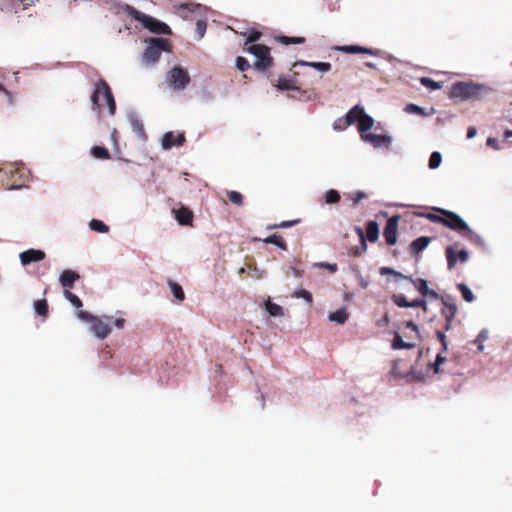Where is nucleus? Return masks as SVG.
Wrapping results in <instances>:
<instances>
[{
    "mask_svg": "<svg viewBox=\"0 0 512 512\" xmlns=\"http://www.w3.org/2000/svg\"><path fill=\"white\" fill-rule=\"evenodd\" d=\"M392 300L398 307H410V302L407 301L406 297L402 294L394 295Z\"/></svg>",
    "mask_w": 512,
    "mask_h": 512,
    "instance_id": "obj_43",
    "label": "nucleus"
},
{
    "mask_svg": "<svg viewBox=\"0 0 512 512\" xmlns=\"http://www.w3.org/2000/svg\"><path fill=\"white\" fill-rule=\"evenodd\" d=\"M263 242L276 245L277 247H279L282 250L287 249V245H286L285 241L283 240V238L276 234L270 235L267 238L263 239Z\"/></svg>",
    "mask_w": 512,
    "mask_h": 512,
    "instance_id": "obj_27",
    "label": "nucleus"
},
{
    "mask_svg": "<svg viewBox=\"0 0 512 512\" xmlns=\"http://www.w3.org/2000/svg\"><path fill=\"white\" fill-rule=\"evenodd\" d=\"M364 112L365 110L361 105H355L351 110H349L344 117L348 126L354 124L355 122L359 123L360 118Z\"/></svg>",
    "mask_w": 512,
    "mask_h": 512,
    "instance_id": "obj_17",
    "label": "nucleus"
},
{
    "mask_svg": "<svg viewBox=\"0 0 512 512\" xmlns=\"http://www.w3.org/2000/svg\"><path fill=\"white\" fill-rule=\"evenodd\" d=\"M410 307H421L425 305V301L423 299H415L409 303Z\"/></svg>",
    "mask_w": 512,
    "mask_h": 512,
    "instance_id": "obj_57",
    "label": "nucleus"
},
{
    "mask_svg": "<svg viewBox=\"0 0 512 512\" xmlns=\"http://www.w3.org/2000/svg\"><path fill=\"white\" fill-rule=\"evenodd\" d=\"M129 121L132 127V130L136 132L139 136L144 137V130L141 121L135 115L129 116Z\"/></svg>",
    "mask_w": 512,
    "mask_h": 512,
    "instance_id": "obj_29",
    "label": "nucleus"
},
{
    "mask_svg": "<svg viewBox=\"0 0 512 512\" xmlns=\"http://www.w3.org/2000/svg\"><path fill=\"white\" fill-rule=\"evenodd\" d=\"M205 12L202 15H199L198 18H196V33L198 35V39L203 38L205 32H206V18H205Z\"/></svg>",
    "mask_w": 512,
    "mask_h": 512,
    "instance_id": "obj_28",
    "label": "nucleus"
},
{
    "mask_svg": "<svg viewBox=\"0 0 512 512\" xmlns=\"http://www.w3.org/2000/svg\"><path fill=\"white\" fill-rule=\"evenodd\" d=\"M406 327H407V328H410L411 330H413V331H414V332H416V333H418V332H419L418 326H417L414 322H412V321H408V322L406 323Z\"/></svg>",
    "mask_w": 512,
    "mask_h": 512,
    "instance_id": "obj_64",
    "label": "nucleus"
},
{
    "mask_svg": "<svg viewBox=\"0 0 512 512\" xmlns=\"http://www.w3.org/2000/svg\"><path fill=\"white\" fill-rule=\"evenodd\" d=\"M357 278L359 280V284L362 288H367L369 285V282L365 280L360 274L357 275Z\"/></svg>",
    "mask_w": 512,
    "mask_h": 512,
    "instance_id": "obj_62",
    "label": "nucleus"
},
{
    "mask_svg": "<svg viewBox=\"0 0 512 512\" xmlns=\"http://www.w3.org/2000/svg\"><path fill=\"white\" fill-rule=\"evenodd\" d=\"M366 236L370 242H375L379 237V227L377 222L369 221L366 227Z\"/></svg>",
    "mask_w": 512,
    "mask_h": 512,
    "instance_id": "obj_23",
    "label": "nucleus"
},
{
    "mask_svg": "<svg viewBox=\"0 0 512 512\" xmlns=\"http://www.w3.org/2000/svg\"><path fill=\"white\" fill-rule=\"evenodd\" d=\"M228 197H229V200L236 204V205H241L242 204V195L237 192V191H230L228 193Z\"/></svg>",
    "mask_w": 512,
    "mask_h": 512,
    "instance_id": "obj_47",
    "label": "nucleus"
},
{
    "mask_svg": "<svg viewBox=\"0 0 512 512\" xmlns=\"http://www.w3.org/2000/svg\"><path fill=\"white\" fill-rule=\"evenodd\" d=\"M295 223H296V221H283V222L277 224V227L289 228V227H292Z\"/></svg>",
    "mask_w": 512,
    "mask_h": 512,
    "instance_id": "obj_60",
    "label": "nucleus"
},
{
    "mask_svg": "<svg viewBox=\"0 0 512 512\" xmlns=\"http://www.w3.org/2000/svg\"><path fill=\"white\" fill-rule=\"evenodd\" d=\"M34 309H35L36 314H38L40 316H45L48 312V304H47L46 300H37L34 303Z\"/></svg>",
    "mask_w": 512,
    "mask_h": 512,
    "instance_id": "obj_33",
    "label": "nucleus"
},
{
    "mask_svg": "<svg viewBox=\"0 0 512 512\" xmlns=\"http://www.w3.org/2000/svg\"><path fill=\"white\" fill-rule=\"evenodd\" d=\"M477 134V130L475 127H469L467 130V138L472 139Z\"/></svg>",
    "mask_w": 512,
    "mask_h": 512,
    "instance_id": "obj_63",
    "label": "nucleus"
},
{
    "mask_svg": "<svg viewBox=\"0 0 512 512\" xmlns=\"http://www.w3.org/2000/svg\"><path fill=\"white\" fill-rule=\"evenodd\" d=\"M442 162V155L440 152H433L429 159V168L430 169H436L440 166Z\"/></svg>",
    "mask_w": 512,
    "mask_h": 512,
    "instance_id": "obj_36",
    "label": "nucleus"
},
{
    "mask_svg": "<svg viewBox=\"0 0 512 512\" xmlns=\"http://www.w3.org/2000/svg\"><path fill=\"white\" fill-rule=\"evenodd\" d=\"M446 362V358L442 356L441 354L436 355V359L434 362H428L427 367L428 369H432L433 372L436 374L439 372V366Z\"/></svg>",
    "mask_w": 512,
    "mask_h": 512,
    "instance_id": "obj_32",
    "label": "nucleus"
},
{
    "mask_svg": "<svg viewBox=\"0 0 512 512\" xmlns=\"http://www.w3.org/2000/svg\"><path fill=\"white\" fill-rule=\"evenodd\" d=\"M435 212H429L426 214H422L423 217L429 219L432 222L442 223L445 226H448V210L434 208Z\"/></svg>",
    "mask_w": 512,
    "mask_h": 512,
    "instance_id": "obj_14",
    "label": "nucleus"
},
{
    "mask_svg": "<svg viewBox=\"0 0 512 512\" xmlns=\"http://www.w3.org/2000/svg\"><path fill=\"white\" fill-rule=\"evenodd\" d=\"M414 347V344L405 342L399 333H395L392 342V348L395 350L399 349H410Z\"/></svg>",
    "mask_w": 512,
    "mask_h": 512,
    "instance_id": "obj_25",
    "label": "nucleus"
},
{
    "mask_svg": "<svg viewBox=\"0 0 512 512\" xmlns=\"http://www.w3.org/2000/svg\"><path fill=\"white\" fill-rule=\"evenodd\" d=\"M420 82L423 86H425L426 88L430 89V90H437L441 87L440 83L439 82H436L434 80H432L431 78H428V77H422L420 79Z\"/></svg>",
    "mask_w": 512,
    "mask_h": 512,
    "instance_id": "obj_40",
    "label": "nucleus"
},
{
    "mask_svg": "<svg viewBox=\"0 0 512 512\" xmlns=\"http://www.w3.org/2000/svg\"><path fill=\"white\" fill-rule=\"evenodd\" d=\"M456 262H457V257L455 255V252L453 251V249L450 247V260H449L450 268H452Z\"/></svg>",
    "mask_w": 512,
    "mask_h": 512,
    "instance_id": "obj_59",
    "label": "nucleus"
},
{
    "mask_svg": "<svg viewBox=\"0 0 512 512\" xmlns=\"http://www.w3.org/2000/svg\"><path fill=\"white\" fill-rule=\"evenodd\" d=\"M490 89L484 84L473 81H458L450 87V98L461 100H476L488 94Z\"/></svg>",
    "mask_w": 512,
    "mask_h": 512,
    "instance_id": "obj_3",
    "label": "nucleus"
},
{
    "mask_svg": "<svg viewBox=\"0 0 512 512\" xmlns=\"http://www.w3.org/2000/svg\"><path fill=\"white\" fill-rule=\"evenodd\" d=\"M64 296L75 308L79 309L82 307V301L77 295L69 291H65Z\"/></svg>",
    "mask_w": 512,
    "mask_h": 512,
    "instance_id": "obj_39",
    "label": "nucleus"
},
{
    "mask_svg": "<svg viewBox=\"0 0 512 512\" xmlns=\"http://www.w3.org/2000/svg\"><path fill=\"white\" fill-rule=\"evenodd\" d=\"M340 200V194L334 189H330L325 193V202L327 204H335Z\"/></svg>",
    "mask_w": 512,
    "mask_h": 512,
    "instance_id": "obj_35",
    "label": "nucleus"
},
{
    "mask_svg": "<svg viewBox=\"0 0 512 512\" xmlns=\"http://www.w3.org/2000/svg\"><path fill=\"white\" fill-rule=\"evenodd\" d=\"M259 37L260 33L253 31L244 44V50L255 57V68L259 71H264L272 65V57L267 46L254 44Z\"/></svg>",
    "mask_w": 512,
    "mask_h": 512,
    "instance_id": "obj_1",
    "label": "nucleus"
},
{
    "mask_svg": "<svg viewBox=\"0 0 512 512\" xmlns=\"http://www.w3.org/2000/svg\"><path fill=\"white\" fill-rule=\"evenodd\" d=\"M168 48L167 41L162 38H151L148 42V46L142 55V61L145 65L155 64L163 51Z\"/></svg>",
    "mask_w": 512,
    "mask_h": 512,
    "instance_id": "obj_6",
    "label": "nucleus"
},
{
    "mask_svg": "<svg viewBox=\"0 0 512 512\" xmlns=\"http://www.w3.org/2000/svg\"><path fill=\"white\" fill-rule=\"evenodd\" d=\"M169 287L171 289V292L173 294V296L179 300V301H183L185 299V294H184V291L182 289V287L173 282V281H169Z\"/></svg>",
    "mask_w": 512,
    "mask_h": 512,
    "instance_id": "obj_30",
    "label": "nucleus"
},
{
    "mask_svg": "<svg viewBox=\"0 0 512 512\" xmlns=\"http://www.w3.org/2000/svg\"><path fill=\"white\" fill-rule=\"evenodd\" d=\"M92 155L98 159H108L110 157L108 150L101 146H94L92 148Z\"/></svg>",
    "mask_w": 512,
    "mask_h": 512,
    "instance_id": "obj_34",
    "label": "nucleus"
},
{
    "mask_svg": "<svg viewBox=\"0 0 512 512\" xmlns=\"http://www.w3.org/2000/svg\"><path fill=\"white\" fill-rule=\"evenodd\" d=\"M264 307L270 317H282L284 315L283 308L271 301L270 298L264 302Z\"/></svg>",
    "mask_w": 512,
    "mask_h": 512,
    "instance_id": "obj_20",
    "label": "nucleus"
},
{
    "mask_svg": "<svg viewBox=\"0 0 512 512\" xmlns=\"http://www.w3.org/2000/svg\"><path fill=\"white\" fill-rule=\"evenodd\" d=\"M77 317L88 324V329L98 340H104L112 331V316H95L86 311H79Z\"/></svg>",
    "mask_w": 512,
    "mask_h": 512,
    "instance_id": "obj_2",
    "label": "nucleus"
},
{
    "mask_svg": "<svg viewBox=\"0 0 512 512\" xmlns=\"http://www.w3.org/2000/svg\"><path fill=\"white\" fill-rule=\"evenodd\" d=\"M236 67L238 70L244 72L250 68V64L245 58L239 56L236 58Z\"/></svg>",
    "mask_w": 512,
    "mask_h": 512,
    "instance_id": "obj_45",
    "label": "nucleus"
},
{
    "mask_svg": "<svg viewBox=\"0 0 512 512\" xmlns=\"http://www.w3.org/2000/svg\"><path fill=\"white\" fill-rule=\"evenodd\" d=\"M316 265L319 266V267L325 268V269L329 270L332 273L337 271V265L336 264H332V263H319V264H316Z\"/></svg>",
    "mask_w": 512,
    "mask_h": 512,
    "instance_id": "obj_52",
    "label": "nucleus"
},
{
    "mask_svg": "<svg viewBox=\"0 0 512 512\" xmlns=\"http://www.w3.org/2000/svg\"><path fill=\"white\" fill-rule=\"evenodd\" d=\"M293 296L295 298H302L309 304L312 303V300H313L311 293L305 289H297L294 292Z\"/></svg>",
    "mask_w": 512,
    "mask_h": 512,
    "instance_id": "obj_41",
    "label": "nucleus"
},
{
    "mask_svg": "<svg viewBox=\"0 0 512 512\" xmlns=\"http://www.w3.org/2000/svg\"><path fill=\"white\" fill-rule=\"evenodd\" d=\"M337 51H341L343 53L347 54H357V53H364L372 56H378L380 51L377 49H371L359 45H345V46H338L335 48Z\"/></svg>",
    "mask_w": 512,
    "mask_h": 512,
    "instance_id": "obj_13",
    "label": "nucleus"
},
{
    "mask_svg": "<svg viewBox=\"0 0 512 512\" xmlns=\"http://www.w3.org/2000/svg\"><path fill=\"white\" fill-rule=\"evenodd\" d=\"M396 273V270L389 268V267H382L380 268V274L381 275H388V274H394Z\"/></svg>",
    "mask_w": 512,
    "mask_h": 512,
    "instance_id": "obj_58",
    "label": "nucleus"
},
{
    "mask_svg": "<svg viewBox=\"0 0 512 512\" xmlns=\"http://www.w3.org/2000/svg\"><path fill=\"white\" fill-rule=\"evenodd\" d=\"M125 320L123 318H113L112 317V326L114 325L116 328H123Z\"/></svg>",
    "mask_w": 512,
    "mask_h": 512,
    "instance_id": "obj_53",
    "label": "nucleus"
},
{
    "mask_svg": "<svg viewBox=\"0 0 512 512\" xmlns=\"http://www.w3.org/2000/svg\"><path fill=\"white\" fill-rule=\"evenodd\" d=\"M309 67H312L321 72H328L331 69V64L328 62H312L309 64Z\"/></svg>",
    "mask_w": 512,
    "mask_h": 512,
    "instance_id": "obj_44",
    "label": "nucleus"
},
{
    "mask_svg": "<svg viewBox=\"0 0 512 512\" xmlns=\"http://www.w3.org/2000/svg\"><path fill=\"white\" fill-rule=\"evenodd\" d=\"M79 279V274L72 270H64L59 278L61 285L64 288H72L75 281Z\"/></svg>",
    "mask_w": 512,
    "mask_h": 512,
    "instance_id": "obj_15",
    "label": "nucleus"
},
{
    "mask_svg": "<svg viewBox=\"0 0 512 512\" xmlns=\"http://www.w3.org/2000/svg\"><path fill=\"white\" fill-rule=\"evenodd\" d=\"M373 125L374 119L364 112L358 123V130L360 132V135L362 136V133H368V131L373 127Z\"/></svg>",
    "mask_w": 512,
    "mask_h": 512,
    "instance_id": "obj_22",
    "label": "nucleus"
},
{
    "mask_svg": "<svg viewBox=\"0 0 512 512\" xmlns=\"http://www.w3.org/2000/svg\"><path fill=\"white\" fill-rule=\"evenodd\" d=\"M410 281L413 282V284L415 285L417 290L421 293V295L428 296L429 287H428V283L426 280H424V279L412 280L411 279Z\"/></svg>",
    "mask_w": 512,
    "mask_h": 512,
    "instance_id": "obj_31",
    "label": "nucleus"
},
{
    "mask_svg": "<svg viewBox=\"0 0 512 512\" xmlns=\"http://www.w3.org/2000/svg\"><path fill=\"white\" fill-rule=\"evenodd\" d=\"M175 213V218L180 225H187L190 223L192 219V212L187 208H180L177 210H173Z\"/></svg>",
    "mask_w": 512,
    "mask_h": 512,
    "instance_id": "obj_21",
    "label": "nucleus"
},
{
    "mask_svg": "<svg viewBox=\"0 0 512 512\" xmlns=\"http://www.w3.org/2000/svg\"><path fill=\"white\" fill-rule=\"evenodd\" d=\"M361 139L362 141L371 144L374 148L389 147L392 143L391 136L374 133H362Z\"/></svg>",
    "mask_w": 512,
    "mask_h": 512,
    "instance_id": "obj_9",
    "label": "nucleus"
},
{
    "mask_svg": "<svg viewBox=\"0 0 512 512\" xmlns=\"http://www.w3.org/2000/svg\"><path fill=\"white\" fill-rule=\"evenodd\" d=\"M184 141V133L174 134L173 132H166L162 137L161 146L164 150H169L174 146H182Z\"/></svg>",
    "mask_w": 512,
    "mask_h": 512,
    "instance_id": "obj_11",
    "label": "nucleus"
},
{
    "mask_svg": "<svg viewBox=\"0 0 512 512\" xmlns=\"http://www.w3.org/2000/svg\"><path fill=\"white\" fill-rule=\"evenodd\" d=\"M46 254L39 249H28L19 254V259L22 265L26 266L33 262H39L45 259Z\"/></svg>",
    "mask_w": 512,
    "mask_h": 512,
    "instance_id": "obj_12",
    "label": "nucleus"
},
{
    "mask_svg": "<svg viewBox=\"0 0 512 512\" xmlns=\"http://www.w3.org/2000/svg\"><path fill=\"white\" fill-rule=\"evenodd\" d=\"M328 319L331 322H336L338 324H344L348 319V314L345 308H341L335 312L329 314Z\"/></svg>",
    "mask_w": 512,
    "mask_h": 512,
    "instance_id": "obj_24",
    "label": "nucleus"
},
{
    "mask_svg": "<svg viewBox=\"0 0 512 512\" xmlns=\"http://www.w3.org/2000/svg\"><path fill=\"white\" fill-rule=\"evenodd\" d=\"M175 13L184 20L196 19L206 11V7L194 2L175 5Z\"/></svg>",
    "mask_w": 512,
    "mask_h": 512,
    "instance_id": "obj_7",
    "label": "nucleus"
},
{
    "mask_svg": "<svg viewBox=\"0 0 512 512\" xmlns=\"http://www.w3.org/2000/svg\"><path fill=\"white\" fill-rule=\"evenodd\" d=\"M349 197L353 200L354 204H358L360 201L367 198V194L363 191H356L351 193Z\"/></svg>",
    "mask_w": 512,
    "mask_h": 512,
    "instance_id": "obj_48",
    "label": "nucleus"
},
{
    "mask_svg": "<svg viewBox=\"0 0 512 512\" xmlns=\"http://www.w3.org/2000/svg\"><path fill=\"white\" fill-rule=\"evenodd\" d=\"M469 254L466 250H461L459 252V260L461 262H466L468 260Z\"/></svg>",
    "mask_w": 512,
    "mask_h": 512,
    "instance_id": "obj_61",
    "label": "nucleus"
},
{
    "mask_svg": "<svg viewBox=\"0 0 512 512\" xmlns=\"http://www.w3.org/2000/svg\"><path fill=\"white\" fill-rule=\"evenodd\" d=\"M190 77L188 73L181 67H174L170 71L169 82L170 85L176 90H182L189 83Z\"/></svg>",
    "mask_w": 512,
    "mask_h": 512,
    "instance_id": "obj_8",
    "label": "nucleus"
},
{
    "mask_svg": "<svg viewBox=\"0 0 512 512\" xmlns=\"http://www.w3.org/2000/svg\"><path fill=\"white\" fill-rule=\"evenodd\" d=\"M404 111L408 114L427 115L424 109L416 104H408Z\"/></svg>",
    "mask_w": 512,
    "mask_h": 512,
    "instance_id": "obj_42",
    "label": "nucleus"
},
{
    "mask_svg": "<svg viewBox=\"0 0 512 512\" xmlns=\"http://www.w3.org/2000/svg\"><path fill=\"white\" fill-rule=\"evenodd\" d=\"M486 144L489 146V147H492L493 149L495 150H499L500 149V146H499V141L497 138H493V137H489L486 141Z\"/></svg>",
    "mask_w": 512,
    "mask_h": 512,
    "instance_id": "obj_51",
    "label": "nucleus"
},
{
    "mask_svg": "<svg viewBox=\"0 0 512 512\" xmlns=\"http://www.w3.org/2000/svg\"><path fill=\"white\" fill-rule=\"evenodd\" d=\"M450 230L469 231V227L458 214L450 211Z\"/></svg>",
    "mask_w": 512,
    "mask_h": 512,
    "instance_id": "obj_19",
    "label": "nucleus"
},
{
    "mask_svg": "<svg viewBox=\"0 0 512 512\" xmlns=\"http://www.w3.org/2000/svg\"><path fill=\"white\" fill-rule=\"evenodd\" d=\"M488 338V331L483 329L477 336L476 342H482Z\"/></svg>",
    "mask_w": 512,
    "mask_h": 512,
    "instance_id": "obj_55",
    "label": "nucleus"
},
{
    "mask_svg": "<svg viewBox=\"0 0 512 512\" xmlns=\"http://www.w3.org/2000/svg\"><path fill=\"white\" fill-rule=\"evenodd\" d=\"M458 288L461 291L462 297L465 299V301H467V302L473 301V299H474L473 292L467 285L461 283V284H458Z\"/></svg>",
    "mask_w": 512,
    "mask_h": 512,
    "instance_id": "obj_38",
    "label": "nucleus"
},
{
    "mask_svg": "<svg viewBox=\"0 0 512 512\" xmlns=\"http://www.w3.org/2000/svg\"><path fill=\"white\" fill-rule=\"evenodd\" d=\"M251 276L255 279H262L265 277V271L257 267L250 268Z\"/></svg>",
    "mask_w": 512,
    "mask_h": 512,
    "instance_id": "obj_50",
    "label": "nucleus"
},
{
    "mask_svg": "<svg viewBox=\"0 0 512 512\" xmlns=\"http://www.w3.org/2000/svg\"><path fill=\"white\" fill-rule=\"evenodd\" d=\"M100 101H103L109 111L110 115H114L116 111V103L112 91L104 80H99L94 87V92L91 96L93 110H99L101 107Z\"/></svg>",
    "mask_w": 512,
    "mask_h": 512,
    "instance_id": "obj_5",
    "label": "nucleus"
},
{
    "mask_svg": "<svg viewBox=\"0 0 512 512\" xmlns=\"http://www.w3.org/2000/svg\"><path fill=\"white\" fill-rule=\"evenodd\" d=\"M364 112L365 110L361 105H355L351 110H349L344 117L348 126L354 124L355 122L359 123L360 118Z\"/></svg>",
    "mask_w": 512,
    "mask_h": 512,
    "instance_id": "obj_16",
    "label": "nucleus"
},
{
    "mask_svg": "<svg viewBox=\"0 0 512 512\" xmlns=\"http://www.w3.org/2000/svg\"><path fill=\"white\" fill-rule=\"evenodd\" d=\"M399 216L395 215L388 219L384 228V238L389 245H394L397 242V227Z\"/></svg>",
    "mask_w": 512,
    "mask_h": 512,
    "instance_id": "obj_10",
    "label": "nucleus"
},
{
    "mask_svg": "<svg viewBox=\"0 0 512 512\" xmlns=\"http://www.w3.org/2000/svg\"><path fill=\"white\" fill-rule=\"evenodd\" d=\"M125 11L152 33L163 35H169L171 33V29L166 23L142 13L130 5H126Z\"/></svg>",
    "mask_w": 512,
    "mask_h": 512,
    "instance_id": "obj_4",
    "label": "nucleus"
},
{
    "mask_svg": "<svg viewBox=\"0 0 512 512\" xmlns=\"http://www.w3.org/2000/svg\"><path fill=\"white\" fill-rule=\"evenodd\" d=\"M284 44H300L304 42V39L301 37H287L282 36L279 39Z\"/></svg>",
    "mask_w": 512,
    "mask_h": 512,
    "instance_id": "obj_46",
    "label": "nucleus"
},
{
    "mask_svg": "<svg viewBox=\"0 0 512 512\" xmlns=\"http://www.w3.org/2000/svg\"><path fill=\"white\" fill-rule=\"evenodd\" d=\"M0 91L3 92L7 102L9 104H13V96L10 92L4 89V87L0 84Z\"/></svg>",
    "mask_w": 512,
    "mask_h": 512,
    "instance_id": "obj_54",
    "label": "nucleus"
},
{
    "mask_svg": "<svg viewBox=\"0 0 512 512\" xmlns=\"http://www.w3.org/2000/svg\"><path fill=\"white\" fill-rule=\"evenodd\" d=\"M406 378L408 381L420 382L425 379V374L419 370L411 369Z\"/></svg>",
    "mask_w": 512,
    "mask_h": 512,
    "instance_id": "obj_37",
    "label": "nucleus"
},
{
    "mask_svg": "<svg viewBox=\"0 0 512 512\" xmlns=\"http://www.w3.org/2000/svg\"><path fill=\"white\" fill-rule=\"evenodd\" d=\"M347 126L345 118L336 119L333 123V129L336 131H343Z\"/></svg>",
    "mask_w": 512,
    "mask_h": 512,
    "instance_id": "obj_49",
    "label": "nucleus"
},
{
    "mask_svg": "<svg viewBox=\"0 0 512 512\" xmlns=\"http://www.w3.org/2000/svg\"><path fill=\"white\" fill-rule=\"evenodd\" d=\"M89 228L93 231L105 234L108 233L109 227L101 220L98 219H92L89 222Z\"/></svg>",
    "mask_w": 512,
    "mask_h": 512,
    "instance_id": "obj_26",
    "label": "nucleus"
},
{
    "mask_svg": "<svg viewBox=\"0 0 512 512\" xmlns=\"http://www.w3.org/2000/svg\"><path fill=\"white\" fill-rule=\"evenodd\" d=\"M431 242L430 237L421 236L415 239L410 245V251L412 254H419L422 250H424L429 243Z\"/></svg>",
    "mask_w": 512,
    "mask_h": 512,
    "instance_id": "obj_18",
    "label": "nucleus"
},
{
    "mask_svg": "<svg viewBox=\"0 0 512 512\" xmlns=\"http://www.w3.org/2000/svg\"><path fill=\"white\" fill-rule=\"evenodd\" d=\"M437 335H438L439 340L442 343V346H443L444 350H446L448 346H447L446 336H445L444 332L438 331Z\"/></svg>",
    "mask_w": 512,
    "mask_h": 512,
    "instance_id": "obj_56",
    "label": "nucleus"
}]
</instances>
